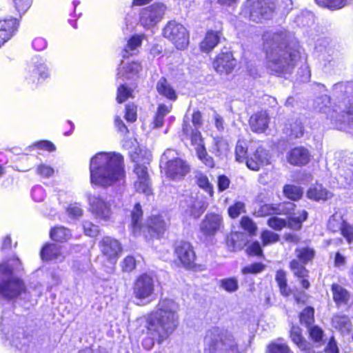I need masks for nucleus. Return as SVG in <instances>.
<instances>
[{
	"mask_svg": "<svg viewBox=\"0 0 353 353\" xmlns=\"http://www.w3.org/2000/svg\"><path fill=\"white\" fill-rule=\"evenodd\" d=\"M266 64L271 72L281 76L291 74L299 59V45L284 29L270 30L263 35Z\"/></svg>",
	"mask_w": 353,
	"mask_h": 353,
	"instance_id": "f257e3e1",
	"label": "nucleus"
},
{
	"mask_svg": "<svg viewBox=\"0 0 353 353\" xmlns=\"http://www.w3.org/2000/svg\"><path fill=\"white\" fill-rule=\"evenodd\" d=\"M180 306L174 300L161 299L155 309L150 312L146 320L148 334L151 339L143 341V346L150 350L156 341L161 344L176 330L179 325Z\"/></svg>",
	"mask_w": 353,
	"mask_h": 353,
	"instance_id": "f03ea898",
	"label": "nucleus"
},
{
	"mask_svg": "<svg viewBox=\"0 0 353 353\" xmlns=\"http://www.w3.org/2000/svg\"><path fill=\"white\" fill-rule=\"evenodd\" d=\"M92 185L107 188L123 181L125 176L123 156L114 152L97 153L90 161Z\"/></svg>",
	"mask_w": 353,
	"mask_h": 353,
	"instance_id": "7ed1b4c3",
	"label": "nucleus"
},
{
	"mask_svg": "<svg viewBox=\"0 0 353 353\" xmlns=\"http://www.w3.org/2000/svg\"><path fill=\"white\" fill-rule=\"evenodd\" d=\"M332 93L336 101L334 110H331L327 107L320 106L319 110L326 114L332 122L339 128L342 129V125L353 124V85L351 82H339L332 87ZM324 102L330 103V98L327 96L322 97Z\"/></svg>",
	"mask_w": 353,
	"mask_h": 353,
	"instance_id": "20e7f679",
	"label": "nucleus"
},
{
	"mask_svg": "<svg viewBox=\"0 0 353 353\" xmlns=\"http://www.w3.org/2000/svg\"><path fill=\"white\" fill-rule=\"evenodd\" d=\"M11 312H3L0 327L1 341L5 346L10 347L21 353H34L30 347L32 335L26 333L23 328L14 325Z\"/></svg>",
	"mask_w": 353,
	"mask_h": 353,
	"instance_id": "39448f33",
	"label": "nucleus"
},
{
	"mask_svg": "<svg viewBox=\"0 0 353 353\" xmlns=\"http://www.w3.org/2000/svg\"><path fill=\"white\" fill-rule=\"evenodd\" d=\"M18 258L0 264V296L6 299H12L26 293L23 281L17 274L21 270Z\"/></svg>",
	"mask_w": 353,
	"mask_h": 353,
	"instance_id": "423d86ee",
	"label": "nucleus"
},
{
	"mask_svg": "<svg viewBox=\"0 0 353 353\" xmlns=\"http://www.w3.org/2000/svg\"><path fill=\"white\" fill-rule=\"evenodd\" d=\"M208 353H240L237 341L227 330L218 327L209 330L205 337Z\"/></svg>",
	"mask_w": 353,
	"mask_h": 353,
	"instance_id": "0eeeda50",
	"label": "nucleus"
},
{
	"mask_svg": "<svg viewBox=\"0 0 353 353\" xmlns=\"http://www.w3.org/2000/svg\"><path fill=\"white\" fill-rule=\"evenodd\" d=\"M176 151L168 149L161 156V163H165L167 177L174 181L182 179L190 171V168L185 161L175 157Z\"/></svg>",
	"mask_w": 353,
	"mask_h": 353,
	"instance_id": "6e6552de",
	"label": "nucleus"
},
{
	"mask_svg": "<svg viewBox=\"0 0 353 353\" xmlns=\"http://www.w3.org/2000/svg\"><path fill=\"white\" fill-rule=\"evenodd\" d=\"M133 294L137 300V305L149 304L154 296V281L152 276L148 274L140 275L134 281Z\"/></svg>",
	"mask_w": 353,
	"mask_h": 353,
	"instance_id": "1a4fd4ad",
	"label": "nucleus"
},
{
	"mask_svg": "<svg viewBox=\"0 0 353 353\" xmlns=\"http://www.w3.org/2000/svg\"><path fill=\"white\" fill-rule=\"evenodd\" d=\"M250 20L259 23L272 17L275 9L274 0H248Z\"/></svg>",
	"mask_w": 353,
	"mask_h": 353,
	"instance_id": "9d476101",
	"label": "nucleus"
},
{
	"mask_svg": "<svg viewBox=\"0 0 353 353\" xmlns=\"http://www.w3.org/2000/svg\"><path fill=\"white\" fill-rule=\"evenodd\" d=\"M166 6L162 3H154L141 9L139 13V23L145 28L156 26L163 19Z\"/></svg>",
	"mask_w": 353,
	"mask_h": 353,
	"instance_id": "9b49d317",
	"label": "nucleus"
},
{
	"mask_svg": "<svg viewBox=\"0 0 353 353\" xmlns=\"http://www.w3.org/2000/svg\"><path fill=\"white\" fill-rule=\"evenodd\" d=\"M163 35L171 41L177 49H183L188 44V35L185 28L176 21H169L163 29Z\"/></svg>",
	"mask_w": 353,
	"mask_h": 353,
	"instance_id": "f8f14e48",
	"label": "nucleus"
},
{
	"mask_svg": "<svg viewBox=\"0 0 353 353\" xmlns=\"http://www.w3.org/2000/svg\"><path fill=\"white\" fill-rule=\"evenodd\" d=\"M208 203L205 201L203 196L198 194L186 195L181 201L180 206L183 212L188 216L199 218L206 210Z\"/></svg>",
	"mask_w": 353,
	"mask_h": 353,
	"instance_id": "ddd939ff",
	"label": "nucleus"
},
{
	"mask_svg": "<svg viewBox=\"0 0 353 353\" xmlns=\"http://www.w3.org/2000/svg\"><path fill=\"white\" fill-rule=\"evenodd\" d=\"M48 76V68L41 60H39L28 65L26 71L25 80L31 88H34L38 84L40 79H45Z\"/></svg>",
	"mask_w": 353,
	"mask_h": 353,
	"instance_id": "4468645a",
	"label": "nucleus"
},
{
	"mask_svg": "<svg viewBox=\"0 0 353 353\" xmlns=\"http://www.w3.org/2000/svg\"><path fill=\"white\" fill-rule=\"evenodd\" d=\"M90 210L96 219L108 221L112 214L110 204L97 195L88 197Z\"/></svg>",
	"mask_w": 353,
	"mask_h": 353,
	"instance_id": "2eb2a0df",
	"label": "nucleus"
},
{
	"mask_svg": "<svg viewBox=\"0 0 353 353\" xmlns=\"http://www.w3.org/2000/svg\"><path fill=\"white\" fill-rule=\"evenodd\" d=\"M150 154H149L143 164L137 163L134 168V172L137 174V180L134 183V188L137 192H143L147 196L152 193L149 175L145 163H149Z\"/></svg>",
	"mask_w": 353,
	"mask_h": 353,
	"instance_id": "dca6fc26",
	"label": "nucleus"
},
{
	"mask_svg": "<svg viewBox=\"0 0 353 353\" xmlns=\"http://www.w3.org/2000/svg\"><path fill=\"white\" fill-rule=\"evenodd\" d=\"M223 228L222 216L215 213H208L200 224V231L206 237L215 236Z\"/></svg>",
	"mask_w": 353,
	"mask_h": 353,
	"instance_id": "f3484780",
	"label": "nucleus"
},
{
	"mask_svg": "<svg viewBox=\"0 0 353 353\" xmlns=\"http://www.w3.org/2000/svg\"><path fill=\"white\" fill-rule=\"evenodd\" d=\"M316 56L325 70L334 67L336 61L333 58L334 50L325 39H319L315 46Z\"/></svg>",
	"mask_w": 353,
	"mask_h": 353,
	"instance_id": "a211bd4d",
	"label": "nucleus"
},
{
	"mask_svg": "<svg viewBox=\"0 0 353 353\" xmlns=\"http://www.w3.org/2000/svg\"><path fill=\"white\" fill-rule=\"evenodd\" d=\"M174 253L183 267L191 268L193 266L196 255L190 243L186 241L178 242L175 246Z\"/></svg>",
	"mask_w": 353,
	"mask_h": 353,
	"instance_id": "6ab92c4d",
	"label": "nucleus"
},
{
	"mask_svg": "<svg viewBox=\"0 0 353 353\" xmlns=\"http://www.w3.org/2000/svg\"><path fill=\"white\" fill-rule=\"evenodd\" d=\"M102 253L112 263H115L122 248L120 243L110 236L104 237L100 244Z\"/></svg>",
	"mask_w": 353,
	"mask_h": 353,
	"instance_id": "aec40b11",
	"label": "nucleus"
},
{
	"mask_svg": "<svg viewBox=\"0 0 353 353\" xmlns=\"http://www.w3.org/2000/svg\"><path fill=\"white\" fill-rule=\"evenodd\" d=\"M236 65V61L230 52L219 54L213 62V68L219 74L230 73Z\"/></svg>",
	"mask_w": 353,
	"mask_h": 353,
	"instance_id": "412c9836",
	"label": "nucleus"
},
{
	"mask_svg": "<svg viewBox=\"0 0 353 353\" xmlns=\"http://www.w3.org/2000/svg\"><path fill=\"white\" fill-rule=\"evenodd\" d=\"M295 205L292 202H283L277 205L264 204L259 209V216H265L271 214H291L294 210Z\"/></svg>",
	"mask_w": 353,
	"mask_h": 353,
	"instance_id": "4be33fe9",
	"label": "nucleus"
},
{
	"mask_svg": "<svg viewBox=\"0 0 353 353\" xmlns=\"http://www.w3.org/2000/svg\"><path fill=\"white\" fill-rule=\"evenodd\" d=\"M270 163L268 152L262 147H259L256 151L247 159V167L254 171H258L261 167Z\"/></svg>",
	"mask_w": 353,
	"mask_h": 353,
	"instance_id": "5701e85b",
	"label": "nucleus"
},
{
	"mask_svg": "<svg viewBox=\"0 0 353 353\" xmlns=\"http://www.w3.org/2000/svg\"><path fill=\"white\" fill-rule=\"evenodd\" d=\"M19 25V21L16 18L0 19V47L14 36Z\"/></svg>",
	"mask_w": 353,
	"mask_h": 353,
	"instance_id": "b1692460",
	"label": "nucleus"
},
{
	"mask_svg": "<svg viewBox=\"0 0 353 353\" xmlns=\"http://www.w3.org/2000/svg\"><path fill=\"white\" fill-rule=\"evenodd\" d=\"M270 117L265 111H260L252 114L249 120L251 130L256 133H263L268 128Z\"/></svg>",
	"mask_w": 353,
	"mask_h": 353,
	"instance_id": "393cba45",
	"label": "nucleus"
},
{
	"mask_svg": "<svg viewBox=\"0 0 353 353\" xmlns=\"http://www.w3.org/2000/svg\"><path fill=\"white\" fill-rule=\"evenodd\" d=\"M41 256L45 261H61L64 259L61 247L55 243H48L41 251Z\"/></svg>",
	"mask_w": 353,
	"mask_h": 353,
	"instance_id": "a878e982",
	"label": "nucleus"
},
{
	"mask_svg": "<svg viewBox=\"0 0 353 353\" xmlns=\"http://www.w3.org/2000/svg\"><path fill=\"white\" fill-rule=\"evenodd\" d=\"M288 161L292 165H305L310 161L309 152L303 147L294 148L289 152Z\"/></svg>",
	"mask_w": 353,
	"mask_h": 353,
	"instance_id": "bb28decb",
	"label": "nucleus"
},
{
	"mask_svg": "<svg viewBox=\"0 0 353 353\" xmlns=\"http://www.w3.org/2000/svg\"><path fill=\"white\" fill-rule=\"evenodd\" d=\"M248 241V236L241 232H232L227 238V245L231 251L242 250Z\"/></svg>",
	"mask_w": 353,
	"mask_h": 353,
	"instance_id": "cd10ccee",
	"label": "nucleus"
},
{
	"mask_svg": "<svg viewBox=\"0 0 353 353\" xmlns=\"http://www.w3.org/2000/svg\"><path fill=\"white\" fill-rule=\"evenodd\" d=\"M122 67L118 68V78L123 77L126 79H134L137 77L139 72L141 70V65L138 62H131L125 63L121 62Z\"/></svg>",
	"mask_w": 353,
	"mask_h": 353,
	"instance_id": "c85d7f7f",
	"label": "nucleus"
},
{
	"mask_svg": "<svg viewBox=\"0 0 353 353\" xmlns=\"http://www.w3.org/2000/svg\"><path fill=\"white\" fill-rule=\"evenodd\" d=\"M156 89L159 95L174 101L177 99L175 90L165 77H161L157 83Z\"/></svg>",
	"mask_w": 353,
	"mask_h": 353,
	"instance_id": "c756f323",
	"label": "nucleus"
},
{
	"mask_svg": "<svg viewBox=\"0 0 353 353\" xmlns=\"http://www.w3.org/2000/svg\"><path fill=\"white\" fill-rule=\"evenodd\" d=\"M283 132L290 139H296L303 136V127L299 119H292L285 124Z\"/></svg>",
	"mask_w": 353,
	"mask_h": 353,
	"instance_id": "7c9ffc66",
	"label": "nucleus"
},
{
	"mask_svg": "<svg viewBox=\"0 0 353 353\" xmlns=\"http://www.w3.org/2000/svg\"><path fill=\"white\" fill-rule=\"evenodd\" d=\"M307 195L309 199L316 201H326L333 196V194L331 192L324 188L320 184L310 187L307 190Z\"/></svg>",
	"mask_w": 353,
	"mask_h": 353,
	"instance_id": "2f4dec72",
	"label": "nucleus"
},
{
	"mask_svg": "<svg viewBox=\"0 0 353 353\" xmlns=\"http://www.w3.org/2000/svg\"><path fill=\"white\" fill-rule=\"evenodd\" d=\"M230 150L229 143L223 137H216L213 139L212 152L220 159H225Z\"/></svg>",
	"mask_w": 353,
	"mask_h": 353,
	"instance_id": "473e14b6",
	"label": "nucleus"
},
{
	"mask_svg": "<svg viewBox=\"0 0 353 353\" xmlns=\"http://www.w3.org/2000/svg\"><path fill=\"white\" fill-rule=\"evenodd\" d=\"M290 338L292 341L305 353H310L312 346L310 343L307 342L301 334V330L298 326L293 325L290 330Z\"/></svg>",
	"mask_w": 353,
	"mask_h": 353,
	"instance_id": "72a5a7b5",
	"label": "nucleus"
},
{
	"mask_svg": "<svg viewBox=\"0 0 353 353\" xmlns=\"http://www.w3.org/2000/svg\"><path fill=\"white\" fill-rule=\"evenodd\" d=\"M333 300L337 305H346L350 300V293L343 287L337 283L332 285Z\"/></svg>",
	"mask_w": 353,
	"mask_h": 353,
	"instance_id": "f704fd0d",
	"label": "nucleus"
},
{
	"mask_svg": "<svg viewBox=\"0 0 353 353\" xmlns=\"http://www.w3.org/2000/svg\"><path fill=\"white\" fill-rule=\"evenodd\" d=\"M166 224L160 216H151L147 222V228L149 232L153 234L152 236H159L165 230Z\"/></svg>",
	"mask_w": 353,
	"mask_h": 353,
	"instance_id": "c9c22d12",
	"label": "nucleus"
},
{
	"mask_svg": "<svg viewBox=\"0 0 353 353\" xmlns=\"http://www.w3.org/2000/svg\"><path fill=\"white\" fill-rule=\"evenodd\" d=\"M333 327L342 334H348L352 328L350 319L345 315H336L332 318Z\"/></svg>",
	"mask_w": 353,
	"mask_h": 353,
	"instance_id": "e433bc0d",
	"label": "nucleus"
},
{
	"mask_svg": "<svg viewBox=\"0 0 353 353\" xmlns=\"http://www.w3.org/2000/svg\"><path fill=\"white\" fill-rule=\"evenodd\" d=\"M220 34L218 32H208L201 43V49L203 52H209L212 50L219 42Z\"/></svg>",
	"mask_w": 353,
	"mask_h": 353,
	"instance_id": "4c0bfd02",
	"label": "nucleus"
},
{
	"mask_svg": "<svg viewBox=\"0 0 353 353\" xmlns=\"http://www.w3.org/2000/svg\"><path fill=\"white\" fill-rule=\"evenodd\" d=\"M131 215L132 232L137 234L143 228L141 223L143 212L139 203H136Z\"/></svg>",
	"mask_w": 353,
	"mask_h": 353,
	"instance_id": "58836bf2",
	"label": "nucleus"
},
{
	"mask_svg": "<svg viewBox=\"0 0 353 353\" xmlns=\"http://www.w3.org/2000/svg\"><path fill=\"white\" fill-rule=\"evenodd\" d=\"M195 182L198 186L205 191L212 197L214 195L213 185L209 181L208 177L201 172H196L195 175Z\"/></svg>",
	"mask_w": 353,
	"mask_h": 353,
	"instance_id": "ea45409f",
	"label": "nucleus"
},
{
	"mask_svg": "<svg viewBox=\"0 0 353 353\" xmlns=\"http://www.w3.org/2000/svg\"><path fill=\"white\" fill-rule=\"evenodd\" d=\"M307 218V212L305 210L299 212L298 215L294 214L288 221V226L293 230H299L301 228L302 223Z\"/></svg>",
	"mask_w": 353,
	"mask_h": 353,
	"instance_id": "a19ab883",
	"label": "nucleus"
},
{
	"mask_svg": "<svg viewBox=\"0 0 353 353\" xmlns=\"http://www.w3.org/2000/svg\"><path fill=\"white\" fill-rule=\"evenodd\" d=\"M142 37L140 35H135L132 37L128 41L124 50L122 52V56L125 58L129 55H132L138 47L141 44Z\"/></svg>",
	"mask_w": 353,
	"mask_h": 353,
	"instance_id": "79ce46f5",
	"label": "nucleus"
},
{
	"mask_svg": "<svg viewBox=\"0 0 353 353\" xmlns=\"http://www.w3.org/2000/svg\"><path fill=\"white\" fill-rule=\"evenodd\" d=\"M50 234L52 240L61 242L68 241L71 236L70 230L62 226L54 228Z\"/></svg>",
	"mask_w": 353,
	"mask_h": 353,
	"instance_id": "37998d69",
	"label": "nucleus"
},
{
	"mask_svg": "<svg viewBox=\"0 0 353 353\" xmlns=\"http://www.w3.org/2000/svg\"><path fill=\"white\" fill-rule=\"evenodd\" d=\"M345 221L343 219V216L339 213H335L332 215L327 223V228L332 232H339Z\"/></svg>",
	"mask_w": 353,
	"mask_h": 353,
	"instance_id": "c03bdc74",
	"label": "nucleus"
},
{
	"mask_svg": "<svg viewBox=\"0 0 353 353\" xmlns=\"http://www.w3.org/2000/svg\"><path fill=\"white\" fill-rule=\"evenodd\" d=\"M295 254L299 261L303 264H307L314 258V251L308 247L297 248L295 250Z\"/></svg>",
	"mask_w": 353,
	"mask_h": 353,
	"instance_id": "a18cd8bd",
	"label": "nucleus"
},
{
	"mask_svg": "<svg viewBox=\"0 0 353 353\" xmlns=\"http://www.w3.org/2000/svg\"><path fill=\"white\" fill-rule=\"evenodd\" d=\"M275 279L279 287L281 294L285 296H289L290 294V290L288 287L285 271L282 270H278L276 274Z\"/></svg>",
	"mask_w": 353,
	"mask_h": 353,
	"instance_id": "49530a36",
	"label": "nucleus"
},
{
	"mask_svg": "<svg viewBox=\"0 0 353 353\" xmlns=\"http://www.w3.org/2000/svg\"><path fill=\"white\" fill-rule=\"evenodd\" d=\"M305 265L297 259H293L290 263V268L295 276L303 278L308 276V271L305 268Z\"/></svg>",
	"mask_w": 353,
	"mask_h": 353,
	"instance_id": "de8ad7c7",
	"label": "nucleus"
},
{
	"mask_svg": "<svg viewBox=\"0 0 353 353\" xmlns=\"http://www.w3.org/2000/svg\"><path fill=\"white\" fill-rule=\"evenodd\" d=\"M198 158L208 167L214 168V161L212 157H210L205 150L204 145H200L196 150Z\"/></svg>",
	"mask_w": 353,
	"mask_h": 353,
	"instance_id": "09e8293b",
	"label": "nucleus"
},
{
	"mask_svg": "<svg viewBox=\"0 0 353 353\" xmlns=\"http://www.w3.org/2000/svg\"><path fill=\"white\" fill-rule=\"evenodd\" d=\"M248 147L247 143L243 141H238L235 148L236 160L239 162L247 161L249 157L247 156Z\"/></svg>",
	"mask_w": 353,
	"mask_h": 353,
	"instance_id": "8fccbe9b",
	"label": "nucleus"
},
{
	"mask_svg": "<svg viewBox=\"0 0 353 353\" xmlns=\"http://www.w3.org/2000/svg\"><path fill=\"white\" fill-rule=\"evenodd\" d=\"M314 310L311 307L305 308L300 314V322L307 327H310L314 322Z\"/></svg>",
	"mask_w": 353,
	"mask_h": 353,
	"instance_id": "3c124183",
	"label": "nucleus"
},
{
	"mask_svg": "<svg viewBox=\"0 0 353 353\" xmlns=\"http://www.w3.org/2000/svg\"><path fill=\"white\" fill-rule=\"evenodd\" d=\"M284 194L292 200L299 199L303 194L301 189L296 185H286L283 188Z\"/></svg>",
	"mask_w": 353,
	"mask_h": 353,
	"instance_id": "603ef678",
	"label": "nucleus"
},
{
	"mask_svg": "<svg viewBox=\"0 0 353 353\" xmlns=\"http://www.w3.org/2000/svg\"><path fill=\"white\" fill-rule=\"evenodd\" d=\"M321 6L327 8L331 10L340 9L345 6L346 0H315Z\"/></svg>",
	"mask_w": 353,
	"mask_h": 353,
	"instance_id": "864d4df0",
	"label": "nucleus"
},
{
	"mask_svg": "<svg viewBox=\"0 0 353 353\" xmlns=\"http://www.w3.org/2000/svg\"><path fill=\"white\" fill-rule=\"evenodd\" d=\"M288 345L279 341L273 342L268 346L267 353H290Z\"/></svg>",
	"mask_w": 353,
	"mask_h": 353,
	"instance_id": "5fc2aeb1",
	"label": "nucleus"
},
{
	"mask_svg": "<svg viewBox=\"0 0 353 353\" xmlns=\"http://www.w3.org/2000/svg\"><path fill=\"white\" fill-rule=\"evenodd\" d=\"M221 287L228 292H236L239 288V283L235 278H228L221 281Z\"/></svg>",
	"mask_w": 353,
	"mask_h": 353,
	"instance_id": "6e6d98bb",
	"label": "nucleus"
},
{
	"mask_svg": "<svg viewBox=\"0 0 353 353\" xmlns=\"http://www.w3.org/2000/svg\"><path fill=\"white\" fill-rule=\"evenodd\" d=\"M241 226L244 230L248 232L249 236H250L254 235L257 230L256 224L248 216L242 217L241 220Z\"/></svg>",
	"mask_w": 353,
	"mask_h": 353,
	"instance_id": "4d7b16f0",
	"label": "nucleus"
},
{
	"mask_svg": "<svg viewBox=\"0 0 353 353\" xmlns=\"http://www.w3.org/2000/svg\"><path fill=\"white\" fill-rule=\"evenodd\" d=\"M261 238L263 242V245L266 246L269 244L277 242L279 236L277 234L273 232L265 230L262 232Z\"/></svg>",
	"mask_w": 353,
	"mask_h": 353,
	"instance_id": "13d9d810",
	"label": "nucleus"
},
{
	"mask_svg": "<svg viewBox=\"0 0 353 353\" xmlns=\"http://www.w3.org/2000/svg\"><path fill=\"white\" fill-rule=\"evenodd\" d=\"M243 212H245V204L241 201L236 202L228 208V214L232 219L238 217Z\"/></svg>",
	"mask_w": 353,
	"mask_h": 353,
	"instance_id": "bf43d9fd",
	"label": "nucleus"
},
{
	"mask_svg": "<svg viewBox=\"0 0 353 353\" xmlns=\"http://www.w3.org/2000/svg\"><path fill=\"white\" fill-rule=\"evenodd\" d=\"M132 95V92L130 88H127L125 85H121L117 90V101L118 103H121L126 101Z\"/></svg>",
	"mask_w": 353,
	"mask_h": 353,
	"instance_id": "052dcab7",
	"label": "nucleus"
},
{
	"mask_svg": "<svg viewBox=\"0 0 353 353\" xmlns=\"http://www.w3.org/2000/svg\"><path fill=\"white\" fill-rule=\"evenodd\" d=\"M83 227L84 232L87 236L94 237L99 232V226L93 224L90 221H85L83 223Z\"/></svg>",
	"mask_w": 353,
	"mask_h": 353,
	"instance_id": "680f3d73",
	"label": "nucleus"
},
{
	"mask_svg": "<svg viewBox=\"0 0 353 353\" xmlns=\"http://www.w3.org/2000/svg\"><path fill=\"white\" fill-rule=\"evenodd\" d=\"M268 224L275 230H281L287 225V222L283 219L272 216L268 219Z\"/></svg>",
	"mask_w": 353,
	"mask_h": 353,
	"instance_id": "e2e57ef3",
	"label": "nucleus"
},
{
	"mask_svg": "<svg viewBox=\"0 0 353 353\" xmlns=\"http://www.w3.org/2000/svg\"><path fill=\"white\" fill-rule=\"evenodd\" d=\"M308 331L311 339L315 343H320L323 341V331L318 326H312L308 327Z\"/></svg>",
	"mask_w": 353,
	"mask_h": 353,
	"instance_id": "0e129e2a",
	"label": "nucleus"
},
{
	"mask_svg": "<svg viewBox=\"0 0 353 353\" xmlns=\"http://www.w3.org/2000/svg\"><path fill=\"white\" fill-rule=\"evenodd\" d=\"M347 243L353 241V225L345 221L341 230L339 231Z\"/></svg>",
	"mask_w": 353,
	"mask_h": 353,
	"instance_id": "69168bd1",
	"label": "nucleus"
},
{
	"mask_svg": "<svg viewBox=\"0 0 353 353\" xmlns=\"http://www.w3.org/2000/svg\"><path fill=\"white\" fill-rule=\"evenodd\" d=\"M265 267V265L261 263H254L243 268L242 272L243 274H257L264 270Z\"/></svg>",
	"mask_w": 353,
	"mask_h": 353,
	"instance_id": "338daca9",
	"label": "nucleus"
},
{
	"mask_svg": "<svg viewBox=\"0 0 353 353\" xmlns=\"http://www.w3.org/2000/svg\"><path fill=\"white\" fill-rule=\"evenodd\" d=\"M14 6L20 15L24 14L30 8L32 0H13Z\"/></svg>",
	"mask_w": 353,
	"mask_h": 353,
	"instance_id": "774afa93",
	"label": "nucleus"
}]
</instances>
